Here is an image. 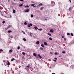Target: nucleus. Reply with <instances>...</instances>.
Listing matches in <instances>:
<instances>
[{"label": "nucleus", "instance_id": "obj_1", "mask_svg": "<svg viewBox=\"0 0 74 74\" xmlns=\"http://www.w3.org/2000/svg\"><path fill=\"white\" fill-rule=\"evenodd\" d=\"M51 3H52V5H53V6L55 5V2L53 1H52Z\"/></svg>", "mask_w": 74, "mask_h": 74}, {"label": "nucleus", "instance_id": "obj_2", "mask_svg": "<svg viewBox=\"0 0 74 74\" xmlns=\"http://www.w3.org/2000/svg\"><path fill=\"white\" fill-rule=\"evenodd\" d=\"M50 32L53 33V29H51L50 31Z\"/></svg>", "mask_w": 74, "mask_h": 74}, {"label": "nucleus", "instance_id": "obj_3", "mask_svg": "<svg viewBox=\"0 0 74 74\" xmlns=\"http://www.w3.org/2000/svg\"><path fill=\"white\" fill-rule=\"evenodd\" d=\"M36 44L37 45H38V44H40V42H39V41H37L36 42Z\"/></svg>", "mask_w": 74, "mask_h": 74}, {"label": "nucleus", "instance_id": "obj_4", "mask_svg": "<svg viewBox=\"0 0 74 74\" xmlns=\"http://www.w3.org/2000/svg\"><path fill=\"white\" fill-rule=\"evenodd\" d=\"M30 11V10L29 9H27L26 10H25V12H28L29 11Z\"/></svg>", "mask_w": 74, "mask_h": 74}, {"label": "nucleus", "instance_id": "obj_5", "mask_svg": "<svg viewBox=\"0 0 74 74\" xmlns=\"http://www.w3.org/2000/svg\"><path fill=\"white\" fill-rule=\"evenodd\" d=\"M38 56L40 58H42V57H41L40 54H38Z\"/></svg>", "mask_w": 74, "mask_h": 74}, {"label": "nucleus", "instance_id": "obj_6", "mask_svg": "<svg viewBox=\"0 0 74 74\" xmlns=\"http://www.w3.org/2000/svg\"><path fill=\"white\" fill-rule=\"evenodd\" d=\"M44 45H47V42H44Z\"/></svg>", "mask_w": 74, "mask_h": 74}, {"label": "nucleus", "instance_id": "obj_7", "mask_svg": "<svg viewBox=\"0 0 74 74\" xmlns=\"http://www.w3.org/2000/svg\"><path fill=\"white\" fill-rule=\"evenodd\" d=\"M34 29H36V30H37L38 29V27H34Z\"/></svg>", "mask_w": 74, "mask_h": 74}, {"label": "nucleus", "instance_id": "obj_8", "mask_svg": "<svg viewBox=\"0 0 74 74\" xmlns=\"http://www.w3.org/2000/svg\"><path fill=\"white\" fill-rule=\"evenodd\" d=\"M25 8H29V6L26 5V6H25Z\"/></svg>", "mask_w": 74, "mask_h": 74}, {"label": "nucleus", "instance_id": "obj_9", "mask_svg": "<svg viewBox=\"0 0 74 74\" xmlns=\"http://www.w3.org/2000/svg\"><path fill=\"white\" fill-rule=\"evenodd\" d=\"M42 5V3L39 4L38 5L39 7H40Z\"/></svg>", "mask_w": 74, "mask_h": 74}, {"label": "nucleus", "instance_id": "obj_10", "mask_svg": "<svg viewBox=\"0 0 74 74\" xmlns=\"http://www.w3.org/2000/svg\"><path fill=\"white\" fill-rule=\"evenodd\" d=\"M8 33H11L12 32V31L11 30H9L8 31Z\"/></svg>", "mask_w": 74, "mask_h": 74}, {"label": "nucleus", "instance_id": "obj_11", "mask_svg": "<svg viewBox=\"0 0 74 74\" xmlns=\"http://www.w3.org/2000/svg\"><path fill=\"white\" fill-rule=\"evenodd\" d=\"M10 28V27H7L6 28H5L6 30H7V29H9Z\"/></svg>", "mask_w": 74, "mask_h": 74}, {"label": "nucleus", "instance_id": "obj_12", "mask_svg": "<svg viewBox=\"0 0 74 74\" xmlns=\"http://www.w3.org/2000/svg\"><path fill=\"white\" fill-rule=\"evenodd\" d=\"M23 5L22 4L19 5V7H23Z\"/></svg>", "mask_w": 74, "mask_h": 74}, {"label": "nucleus", "instance_id": "obj_13", "mask_svg": "<svg viewBox=\"0 0 74 74\" xmlns=\"http://www.w3.org/2000/svg\"><path fill=\"white\" fill-rule=\"evenodd\" d=\"M47 19H42V21H47Z\"/></svg>", "mask_w": 74, "mask_h": 74}, {"label": "nucleus", "instance_id": "obj_14", "mask_svg": "<svg viewBox=\"0 0 74 74\" xmlns=\"http://www.w3.org/2000/svg\"><path fill=\"white\" fill-rule=\"evenodd\" d=\"M38 30H39V31H41V30H42V29L40 28V29H38Z\"/></svg>", "mask_w": 74, "mask_h": 74}, {"label": "nucleus", "instance_id": "obj_15", "mask_svg": "<svg viewBox=\"0 0 74 74\" xmlns=\"http://www.w3.org/2000/svg\"><path fill=\"white\" fill-rule=\"evenodd\" d=\"M22 53L24 55H26V54H25V53L24 52H23Z\"/></svg>", "mask_w": 74, "mask_h": 74}, {"label": "nucleus", "instance_id": "obj_16", "mask_svg": "<svg viewBox=\"0 0 74 74\" xmlns=\"http://www.w3.org/2000/svg\"><path fill=\"white\" fill-rule=\"evenodd\" d=\"M44 9V7H41L40 8V10H42L43 9Z\"/></svg>", "mask_w": 74, "mask_h": 74}, {"label": "nucleus", "instance_id": "obj_17", "mask_svg": "<svg viewBox=\"0 0 74 74\" xmlns=\"http://www.w3.org/2000/svg\"><path fill=\"white\" fill-rule=\"evenodd\" d=\"M12 52V50L11 49L9 51V52Z\"/></svg>", "mask_w": 74, "mask_h": 74}, {"label": "nucleus", "instance_id": "obj_18", "mask_svg": "<svg viewBox=\"0 0 74 74\" xmlns=\"http://www.w3.org/2000/svg\"><path fill=\"white\" fill-rule=\"evenodd\" d=\"M47 34L49 35V36H51V34L48 33Z\"/></svg>", "mask_w": 74, "mask_h": 74}, {"label": "nucleus", "instance_id": "obj_19", "mask_svg": "<svg viewBox=\"0 0 74 74\" xmlns=\"http://www.w3.org/2000/svg\"><path fill=\"white\" fill-rule=\"evenodd\" d=\"M33 55L34 56H36V53H34L33 54Z\"/></svg>", "mask_w": 74, "mask_h": 74}, {"label": "nucleus", "instance_id": "obj_20", "mask_svg": "<svg viewBox=\"0 0 74 74\" xmlns=\"http://www.w3.org/2000/svg\"><path fill=\"white\" fill-rule=\"evenodd\" d=\"M14 60H15V58H12V59L11 60L12 61H14Z\"/></svg>", "mask_w": 74, "mask_h": 74}, {"label": "nucleus", "instance_id": "obj_21", "mask_svg": "<svg viewBox=\"0 0 74 74\" xmlns=\"http://www.w3.org/2000/svg\"><path fill=\"white\" fill-rule=\"evenodd\" d=\"M71 36H74V35H73V34L72 33H71Z\"/></svg>", "mask_w": 74, "mask_h": 74}, {"label": "nucleus", "instance_id": "obj_22", "mask_svg": "<svg viewBox=\"0 0 74 74\" xmlns=\"http://www.w3.org/2000/svg\"><path fill=\"white\" fill-rule=\"evenodd\" d=\"M49 40H51V41H52V39L51 38H49Z\"/></svg>", "mask_w": 74, "mask_h": 74}, {"label": "nucleus", "instance_id": "obj_23", "mask_svg": "<svg viewBox=\"0 0 74 74\" xmlns=\"http://www.w3.org/2000/svg\"><path fill=\"white\" fill-rule=\"evenodd\" d=\"M41 45V47H43V48H44V45Z\"/></svg>", "mask_w": 74, "mask_h": 74}, {"label": "nucleus", "instance_id": "obj_24", "mask_svg": "<svg viewBox=\"0 0 74 74\" xmlns=\"http://www.w3.org/2000/svg\"><path fill=\"white\" fill-rule=\"evenodd\" d=\"M30 36H31V37H32V33L30 32Z\"/></svg>", "mask_w": 74, "mask_h": 74}, {"label": "nucleus", "instance_id": "obj_25", "mask_svg": "<svg viewBox=\"0 0 74 74\" xmlns=\"http://www.w3.org/2000/svg\"><path fill=\"white\" fill-rule=\"evenodd\" d=\"M22 32L24 34H26V33L23 31H22Z\"/></svg>", "mask_w": 74, "mask_h": 74}, {"label": "nucleus", "instance_id": "obj_26", "mask_svg": "<svg viewBox=\"0 0 74 74\" xmlns=\"http://www.w3.org/2000/svg\"><path fill=\"white\" fill-rule=\"evenodd\" d=\"M31 6H34L35 5V4H32L31 5Z\"/></svg>", "mask_w": 74, "mask_h": 74}, {"label": "nucleus", "instance_id": "obj_27", "mask_svg": "<svg viewBox=\"0 0 74 74\" xmlns=\"http://www.w3.org/2000/svg\"><path fill=\"white\" fill-rule=\"evenodd\" d=\"M8 65H10V62H9L7 63Z\"/></svg>", "mask_w": 74, "mask_h": 74}, {"label": "nucleus", "instance_id": "obj_28", "mask_svg": "<svg viewBox=\"0 0 74 74\" xmlns=\"http://www.w3.org/2000/svg\"><path fill=\"white\" fill-rule=\"evenodd\" d=\"M71 8H70L69 9V11H71Z\"/></svg>", "mask_w": 74, "mask_h": 74}, {"label": "nucleus", "instance_id": "obj_29", "mask_svg": "<svg viewBox=\"0 0 74 74\" xmlns=\"http://www.w3.org/2000/svg\"><path fill=\"white\" fill-rule=\"evenodd\" d=\"M2 23H3V24H4V23H5V21H3L2 22Z\"/></svg>", "mask_w": 74, "mask_h": 74}, {"label": "nucleus", "instance_id": "obj_30", "mask_svg": "<svg viewBox=\"0 0 74 74\" xmlns=\"http://www.w3.org/2000/svg\"><path fill=\"white\" fill-rule=\"evenodd\" d=\"M24 25H27V23L26 22H25L24 23Z\"/></svg>", "mask_w": 74, "mask_h": 74}, {"label": "nucleus", "instance_id": "obj_31", "mask_svg": "<svg viewBox=\"0 0 74 74\" xmlns=\"http://www.w3.org/2000/svg\"><path fill=\"white\" fill-rule=\"evenodd\" d=\"M13 12L14 13H15V10H13Z\"/></svg>", "mask_w": 74, "mask_h": 74}, {"label": "nucleus", "instance_id": "obj_32", "mask_svg": "<svg viewBox=\"0 0 74 74\" xmlns=\"http://www.w3.org/2000/svg\"><path fill=\"white\" fill-rule=\"evenodd\" d=\"M29 25L30 26H33V24L32 23H30Z\"/></svg>", "mask_w": 74, "mask_h": 74}, {"label": "nucleus", "instance_id": "obj_33", "mask_svg": "<svg viewBox=\"0 0 74 74\" xmlns=\"http://www.w3.org/2000/svg\"><path fill=\"white\" fill-rule=\"evenodd\" d=\"M23 40H24V41H26V40L25 38H23Z\"/></svg>", "mask_w": 74, "mask_h": 74}, {"label": "nucleus", "instance_id": "obj_34", "mask_svg": "<svg viewBox=\"0 0 74 74\" xmlns=\"http://www.w3.org/2000/svg\"><path fill=\"white\" fill-rule=\"evenodd\" d=\"M31 18H33V14L31 15Z\"/></svg>", "mask_w": 74, "mask_h": 74}, {"label": "nucleus", "instance_id": "obj_35", "mask_svg": "<svg viewBox=\"0 0 74 74\" xmlns=\"http://www.w3.org/2000/svg\"><path fill=\"white\" fill-rule=\"evenodd\" d=\"M40 49H41L42 50H43V48L42 47H40Z\"/></svg>", "mask_w": 74, "mask_h": 74}, {"label": "nucleus", "instance_id": "obj_36", "mask_svg": "<svg viewBox=\"0 0 74 74\" xmlns=\"http://www.w3.org/2000/svg\"><path fill=\"white\" fill-rule=\"evenodd\" d=\"M62 53H66V52H65V51H63L62 52Z\"/></svg>", "mask_w": 74, "mask_h": 74}, {"label": "nucleus", "instance_id": "obj_37", "mask_svg": "<svg viewBox=\"0 0 74 74\" xmlns=\"http://www.w3.org/2000/svg\"><path fill=\"white\" fill-rule=\"evenodd\" d=\"M27 26H28V27H30V25H28Z\"/></svg>", "mask_w": 74, "mask_h": 74}, {"label": "nucleus", "instance_id": "obj_38", "mask_svg": "<svg viewBox=\"0 0 74 74\" xmlns=\"http://www.w3.org/2000/svg\"><path fill=\"white\" fill-rule=\"evenodd\" d=\"M17 49H20V47H18Z\"/></svg>", "mask_w": 74, "mask_h": 74}, {"label": "nucleus", "instance_id": "obj_39", "mask_svg": "<svg viewBox=\"0 0 74 74\" xmlns=\"http://www.w3.org/2000/svg\"><path fill=\"white\" fill-rule=\"evenodd\" d=\"M57 54H58V53H57V52H55V55H57Z\"/></svg>", "mask_w": 74, "mask_h": 74}, {"label": "nucleus", "instance_id": "obj_40", "mask_svg": "<svg viewBox=\"0 0 74 74\" xmlns=\"http://www.w3.org/2000/svg\"><path fill=\"white\" fill-rule=\"evenodd\" d=\"M27 67H28V68H29V67H30V66H26Z\"/></svg>", "mask_w": 74, "mask_h": 74}, {"label": "nucleus", "instance_id": "obj_41", "mask_svg": "<svg viewBox=\"0 0 74 74\" xmlns=\"http://www.w3.org/2000/svg\"><path fill=\"white\" fill-rule=\"evenodd\" d=\"M0 51H1V52H3V50L2 49H0Z\"/></svg>", "mask_w": 74, "mask_h": 74}, {"label": "nucleus", "instance_id": "obj_42", "mask_svg": "<svg viewBox=\"0 0 74 74\" xmlns=\"http://www.w3.org/2000/svg\"><path fill=\"white\" fill-rule=\"evenodd\" d=\"M67 35H70V33H67Z\"/></svg>", "mask_w": 74, "mask_h": 74}, {"label": "nucleus", "instance_id": "obj_43", "mask_svg": "<svg viewBox=\"0 0 74 74\" xmlns=\"http://www.w3.org/2000/svg\"><path fill=\"white\" fill-rule=\"evenodd\" d=\"M54 59H56V60H57V59H58V58H55Z\"/></svg>", "mask_w": 74, "mask_h": 74}, {"label": "nucleus", "instance_id": "obj_44", "mask_svg": "<svg viewBox=\"0 0 74 74\" xmlns=\"http://www.w3.org/2000/svg\"><path fill=\"white\" fill-rule=\"evenodd\" d=\"M64 41H66V38H64Z\"/></svg>", "mask_w": 74, "mask_h": 74}, {"label": "nucleus", "instance_id": "obj_45", "mask_svg": "<svg viewBox=\"0 0 74 74\" xmlns=\"http://www.w3.org/2000/svg\"><path fill=\"white\" fill-rule=\"evenodd\" d=\"M53 61H54V62H56V60H53Z\"/></svg>", "mask_w": 74, "mask_h": 74}, {"label": "nucleus", "instance_id": "obj_46", "mask_svg": "<svg viewBox=\"0 0 74 74\" xmlns=\"http://www.w3.org/2000/svg\"><path fill=\"white\" fill-rule=\"evenodd\" d=\"M33 7H34V8L37 7V6L35 5V6H33Z\"/></svg>", "mask_w": 74, "mask_h": 74}, {"label": "nucleus", "instance_id": "obj_47", "mask_svg": "<svg viewBox=\"0 0 74 74\" xmlns=\"http://www.w3.org/2000/svg\"><path fill=\"white\" fill-rule=\"evenodd\" d=\"M62 38H64V36H62Z\"/></svg>", "mask_w": 74, "mask_h": 74}, {"label": "nucleus", "instance_id": "obj_48", "mask_svg": "<svg viewBox=\"0 0 74 74\" xmlns=\"http://www.w3.org/2000/svg\"><path fill=\"white\" fill-rule=\"evenodd\" d=\"M52 53L50 52V54H51V55H52Z\"/></svg>", "mask_w": 74, "mask_h": 74}, {"label": "nucleus", "instance_id": "obj_49", "mask_svg": "<svg viewBox=\"0 0 74 74\" xmlns=\"http://www.w3.org/2000/svg\"><path fill=\"white\" fill-rule=\"evenodd\" d=\"M10 37H11V38H12L13 37H12V36H10Z\"/></svg>", "mask_w": 74, "mask_h": 74}, {"label": "nucleus", "instance_id": "obj_50", "mask_svg": "<svg viewBox=\"0 0 74 74\" xmlns=\"http://www.w3.org/2000/svg\"><path fill=\"white\" fill-rule=\"evenodd\" d=\"M21 1H23V0H20Z\"/></svg>", "mask_w": 74, "mask_h": 74}, {"label": "nucleus", "instance_id": "obj_51", "mask_svg": "<svg viewBox=\"0 0 74 74\" xmlns=\"http://www.w3.org/2000/svg\"><path fill=\"white\" fill-rule=\"evenodd\" d=\"M52 74H56L55 73H52Z\"/></svg>", "mask_w": 74, "mask_h": 74}, {"label": "nucleus", "instance_id": "obj_52", "mask_svg": "<svg viewBox=\"0 0 74 74\" xmlns=\"http://www.w3.org/2000/svg\"><path fill=\"white\" fill-rule=\"evenodd\" d=\"M10 18H11V17H12L11 15H10Z\"/></svg>", "mask_w": 74, "mask_h": 74}, {"label": "nucleus", "instance_id": "obj_53", "mask_svg": "<svg viewBox=\"0 0 74 74\" xmlns=\"http://www.w3.org/2000/svg\"><path fill=\"white\" fill-rule=\"evenodd\" d=\"M69 1H70V2H71V0H69Z\"/></svg>", "mask_w": 74, "mask_h": 74}, {"label": "nucleus", "instance_id": "obj_54", "mask_svg": "<svg viewBox=\"0 0 74 74\" xmlns=\"http://www.w3.org/2000/svg\"><path fill=\"white\" fill-rule=\"evenodd\" d=\"M62 56H60L59 57H61Z\"/></svg>", "mask_w": 74, "mask_h": 74}, {"label": "nucleus", "instance_id": "obj_55", "mask_svg": "<svg viewBox=\"0 0 74 74\" xmlns=\"http://www.w3.org/2000/svg\"><path fill=\"white\" fill-rule=\"evenodd\" d=\"M0 9H1V6H0Z\"/></svg>", "mask_w": 74, "mask_h": 74}, {"label": "nucleus", "instance_id": "obj_56", "mask_svg": "<svg viewBox=\"0 0 74 74\" xmlns=\"http://www.w3.org/2000/svg\"><path fill=\"white\" fill-rule=\"evenodd\" d=\"M23 58H24V57H23Z\"/></svg>", "mask_w": 74, "mask_h": 74}, {"label": "nucleus", "instance_id": "obj_57", "mask_svg": "<svg viewBox=\"0 0 74 74\" xmlns=\"http://www.w3.org/2000/svg\"><path fill=\"white\" fill-rule=\"evenodd\" d=\"M14 1H15L16 0H13Z\"/></svg>", "mask_w": 74, "mask_h": 74}, {"label": "nucleus", "instance_id": "obj_58", "mask_svg": "<svg viewBox=\"0 0 74 74\" xmlns=\"http://www.w3.org/2000/svg\"><path fill=\"white\" fill-rule=\"evenodd\" d=\"M25 70H26V68H25Z\"/></svg>", "mask_w": 74, "mask_h": 74}, {"label": "nucleus", "instance_id": "obj_59", "mask_svg": "<svg viewBox=\"0 0 74 74\" xmlns=\"http://www.w3.org/2000/svg\"><path fill=\"white\" fill-rule=\"evenodd\" d=\"M3 16H4V15H3Z\"/></svg>", "mask_w": 74, "mask_h": 74}, {"label": "nucleus", "instance_id": "obj_60", "mask_svg": "<svg viewBox=\"0 0 74 74\" xmlns=\"http://www.w3.org/2000/svg\"><path fill=\"white\" fill-rule=\"evenodd\" d=\"M4 8H5L4 7Z\"/></svg>", "mask_w": 74, "mask_h": 74}]
</instances>
